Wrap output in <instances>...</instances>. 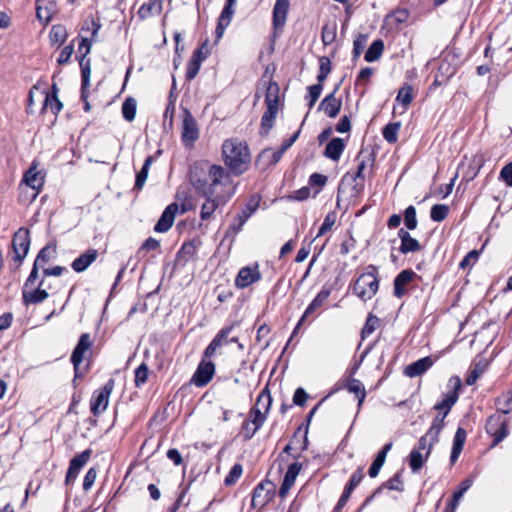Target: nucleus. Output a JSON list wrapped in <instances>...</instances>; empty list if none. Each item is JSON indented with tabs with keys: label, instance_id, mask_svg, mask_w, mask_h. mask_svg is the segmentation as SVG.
<instances>
[{
	"label": "nucleus",
	"instance_id": "nucleus-26",
	"mask_svg": "<svg viewBox=\"0 0 512 512\" xmlns=\"http://www.w3.org/2000/svg\"><path fill=\"white\" fill-rule=\"evenodd\" d=\"M356 160L358 161L357 171L354 176V180L357 181L358 179L364 180L366 173L365 171L369 168L370 171L372 170V167L374 165L375 156L374 153H366L363 150L359 152V154L356 157Z\"/></svg>",
	"mask_w": 512,
	"mask_h": 512
},
{
	"label": "nucleus",
	"instance_id": "nucleus-15",
	"mask_svg": "<svg viewBox=\"0 0 512 512\" xmlns=\"http://www.w3.org/2000/svg\"><path fill=\"white\" fill-rule=\"evenodd\" d=\"M418 278V275L412 269L402 270L394 279L393 295L400 299L407 293V287Z\"/></svg>",
	"mask_w": 512,
	"mask_h": 512
},
{
	"label": "nucleus",
	"instance_id": "nucleus-53",
	"mask_svg": "<svg viewBox=\"0 0 512 512\" xmlns=\"http://www.w3.org/2000/svg\"><path fill=\"white\" fill-rule=\"evenodd\" d=\"M323 90V85L320 83L311 85L308 87V95L306 96V99H308V107L311 109L318 98L320 97Z\"/></svg>",
	"mask_w": 512,
	"mask_h": 512
},
{
	"label": "nucleus",
	"instance_id": "nucleus-64",
	"mask_svg": "<svg viewBox=\"0 0 512 512\" xmlns=\"http://www.w3.org/2000/svg\"><path fill=\"white\" fill-rule=\"evenodd\" d=\"M479 251L477 250H471L467 253V255L461 260L459 267L461 269H466L467 267L473 265L476 263L479 257Z\"/></svg>",
	"mask_w": 512,
	"mask_h": 512
},
{
	"label": "nucleus",
	"instance_id": "nucleus-59",
	"mask_svg": "<svg viewBox=\"0 0 512 512\" xmlns=\"http://www.w3.org/2000/svg\"><path fill=\"white\" fill-rule=\"evenodd\" d=\"M368 36L366 34H359L353 42V56L358 58L364 50Z\"/></svg>",
	"mask_w": 512,
	"mask_h": 512
},
{
	"label": "nucleus",
	"instance_id": "nucleus-58",
	"mask_svg": "<svg viewBox=\"0 0 512 512\" xmlns=\"http://www.w3.org/2000/svg\"><path fill=\"white\" fill-rule=\"evenodd\" d=\"M201 61H199L198 59H194L191 57V59L189 60L188 64H187V69H186V80L188 81H191L193 80L199 70H200V67H201Z\"/></svg>",
	"mask_w": 512,
	"mask_h": 512
},
{
	"label": "nucleus",
	"instance_id": "nucleus-60",
	"mask_svg": "<svg viewBox=\"0 0 512 512\" xmlns=\"http://www.w3.org/2000/svg\"><path fill=\"white\" fill-rule=\"evenodd\" d=\"M267 413H264L261 411V409L258 408H252L250 411V418L249 420L254 426L261 428L266 420Z\"/></svg>",
	"mask_w": 512,
	"mask_h": 512
},
{
	"label": "nucleus",
	"instance_id": "nucleus-23",
	"mask_svg": "<svg viewBox=\"0 0 512 512\" xmlns=\"http://www.w3.org/2000/svg\"><path fill=\"white\" fill-rule=\"evenodd\" d=\"M398 237L401 240L399 251L402 254L415 253L422 249L420 242L413 238L406 229L400 228L398 230Z\"/></svg>",
	"mask_w": 512,
	"mask_h": 512
},
{
	"label": "nucleus",
	"instance_id": "nucleus-17",
	"mask_svg": "<svg viewBox=\"0 0 512 512\" xmlns=\"http://www.w3.org/2000/svg\"><path fill=\"white\" fill-rule=\"evenodd\" d=\"M179 206L177 203L169 204L161 214L158 222L154 226V231L157 233L167 232L173 225L176 213Z\"/></svg>",
	"mask_w": 512,
	"mask_h": 512
},
{
	"label": "nucleus",
	"instance_id": "nucleus-8",
	"mask_svg": "<svg viewBox=\"0 0 512 512\" xmlns=\"http://www.w3.org/2000/svg\"><path fill=\"white\" fill-rule=\"evenodd\" d=\"M486 432L494 437L492 447L498 445L509 434L508 422L502 419L501 415H491L486 422Z\"/></svg>",
	"mask_w": 512,
	"mask_h": 512
},
{
	"label": "nucleus",
	"instance_id": "nucleus-10",
	"mask_svg": "<svg viewBox=\"0 0 512 512\" xmlns=\"http://www.w3.org/2000/svg\"><path fill=\"white\" fill-rule=\"evenodd\" d=\"M92 342L90 339V335L88 333H83L75 346L72 355L71 362L74 368V379L73 384L76 385V380L79 377H82L80 372V364L84 359V354L91 348Z\"/></svg>",
	"mask_w": 512,
	"mask_h": 512
},
{
	"label": "nucleus",
	"instance_id": "nucleus-56",
	"mask_svg": "<svg viewBox=\"0 0 512 512\" xmlns=\"http://www.w3.org/2000/svg\"><path fill=\"white\" fill-rule=\"evenodd\" d=\"M442 429L441 427L436 426H430L427 433L424 436H427V439L429 440L428 450L426 452V457L429 456L433 444L437 443L439 440V435L441 433Z\"/></svg>",
	"mask_w": 512,
	"mask_h": 512
},
{
	"label": "nucleus",
	"instance_id": "nucleus-12",
	"mask_svg": "<svg viewBox=\"0 0 512 512\" xmlns=\"http://www.w3.org/2000/svg\"><path fill=\"white\" fill-rule=\"evenodd\" d=\"M206 359L202 358L191 378V383L200 388L206 386L215 374V364L211 360Z\"/></svg>",
	"mask_w": 512,
	"mask_h": 512
},
{
	"label": "nucleus",
	"instance_id": "nucleus-61",
	"mask_svg": "<svg viewBox=\"0 0 512 512\" xmlns=\"http://www.w3.org/2000/svg\"><path fill=\"white\" fill-rule=\"evenodd\" d=\"M51 248L49 246L43 247L37 254L36 259L34 261V265L40 267H44L46 263H48L51 259L50 256Z\"/></svg>",
	"mask_w": 512,
	"mask_h": 512
},
{
	"label": "nucleus",
	"instance_id": "nucleus-32",
	"mask_svg": "<svg viewBox=\"0 0 512 512\" xmlns=\"http://www.w3.org/2000/svg\"><path fill=\"white\" fill-rule=\"evenodd\" d=\"M162 11V0H149L143 3L139 10L138 16L140 19H147L154 15H159Z\"/></svg>",
	"mask_w": 512,
	"mask_h": 512
},
{
	"label": "nucleus",
	"instance_id": "nucleus-37",
	"mask_svg": "<svg viewBox=\"0 0 512 512\" xmlns=\"http://www.w3.org/2000/svg\"><path fill=\"white\" fill-rule=\"evenodd\" d=\"M346 388L350 393L358 397V407H361L366 397V390L362 382L358 379L351 378L348 380Z\"/></svg>",
	"mask_w": 512,
	"mask_h": 512
},
{
	"label": "nucleus",
	"instance_id": "nucleus-16",
	"mask_svg": "<svg viewBox=\"0 0 512 512\" xmlns=\"http://www.w3.org/2000/svg\"><path fill=\"white\" fill-rule=\"evenodd\" d=\"M338 88L339 85L330 94L326 95L318 106V110L323 111L330 118H335L342 107V100L336 97Z\"/></svg>",
	"mask_w": 512,
	"mask_h": 512
},
{
	"label": "nucleus",
	"instance_id": "nucleus-63",
	"mask_svg": "<svg viewBox=\"0 0 512 512\" xmlns=\"http://www.w3.org/2000/svg\"><path fill=\"white\" fill-rule=\"evenodd\" d=\"M196 253V245L193 241L185 242L178 251V256L185 258L187 261Z\"/></svg>",
	"mask_w": 512,
	"mask_h": 512
},
{
	"label": "nucleus",
	"instance_id": "nucleus-31",
	"mask_svg": "<svg viewBox=\"0 0 512 512\" xmlns=\"http://www.w3.org/2000/svg\"><path fill=\"white\" fill-rule=\"evenodd\" d=\"M345 149V143L341 138H333L327 143L324 150V156L333 161H338Z\"/></svg>",
	"mask_w": 512,
	"mask_h": 512
},
{
	"label": "nucleus",
	"instance_id": "nucleus-30",
	"mask_svg": "<svg viewBox=\"0 0 512 512\" xmlns=\"http://www.w3.org/2000/svg\"><path fill=\"white\" fill-rule=\"evenodd\" d=\"M392 448V443L389 442V443H386L382 449L378 452V454L376 455L375 459L373 460L369 470H368V474L371 478H375L378 476L382 466L384 465L385 461H386V456H387V453L391 450Z\"/></svg>",
	"mask_w": 512,
	"mask_h": 512
},
{
	"label": "nucleus",
	"instance_id": "nucleus-19",
	"mask_svg": "<svg viewBox=\"0 0 512 512\" xmlns=\"http://www.w3.org/2000/svg\"><path fill=\"white\" fill-rule=\"evenodd\" d=\"M260 279L261 274L258 270V264H256L253 268L243 267L239 270L237 274V277L235 279V285L238 288L243 289L259 281Z\"/></svg>",
	"mask_w": 512,
	"mask_h": 512
},
{
	"label": "nucleus",
	"instance_id": "nucleus-55",
	"mask_svg": "<svg viewBox=\"0 0 512 512\" xmlns=\"http://www.w3.org/2000/svg\"><path fill=\"white\" fill-rule=\"evenodd\" d=\"M242 472H243L242 465L239 463L234 464L224 479L225 485L231 486V485L235 484L236 481L242 475Z\"/></svg>",
	"mask_w": 512,
	"mask_h": 512
},
{
	"label": "nucleus",
	"instance_id": "nucleus-20",
	"mask_svg": "<svg viewBox=\"0 0 512 512\" xmlns=\"http://www.w3.org/2000/svg\"><path fill=\"white\" fill-rule=\"evenodd\" d=\"M56 12L57 4L55 0H36V16L40 22L49 23Z\"/></svg>",
	"mask_w": 512,
	"mask_h": 512
},
{
	"label": "nucleus",
	"instance_id": "nucleus-54",
	"mask_svg": "<svg viewBox=\"0 0 512 512\" xmlns=\"http://www.w3.org/2000/svg\"><path fill=\"white\" fill-rule=\"evenodd\" d=\"M336 219H337L336 212H334V211L329 212L325 216L324 221H323L322 225L320 226L316 237H320V236L326 234L328 231H330L331 228L333 227V225L335 224Z\"/></svg>",
	"mask_w": 512,
	"mask_h": 512
},
{
	"label": "nucleus",
	"instance_id": "nucleus-46",
	"mask_svg": "<svg viewBox=\"0 0 512 512\" xmlns=\"http://www.w3.org/2000/svg\"><path fill=\"white\" fill-rule=\"evenodd\" d=\"M67 30L63 25H54L50 31V40L52 44L62 45L67 38Z\"/></svg>",
	"mask_w": 512,
	"mask_h": 512
},
{
	"label": "nucleus",
	"instance_id": "nucleus-2",
	"mask_svg": "<svg viewBox=\"0 0 512 512\" xmlns=\"http://www.w3.org/2000/svg\"><path fill=\"white\" fill-rule=\"evenodd\" d=\"M225 165L234 175L243 174L250 162L248 146L237 140H226L222 145Z\"/></svg>",
	"mask_w": 512,
	"mask_h": 512
},
{
	"label": "nucleus",
	"instance_id": "nucleus-21",
	"mask_svg": "<svg viewBox=\"0 0 512 512\" xmlns=\"http://www.w3.org/2000/svg\"><path fill=\"white\" fill-rule=\"evenodd\" d=\"M232 326L222 328L216 336L212 339L209 345L203 352L204 358H211L214 356L216 351L224 345L228 344V335L232 331Z\"/></svg>",
	"mask_w": 512,
	"mask_h": 512
},
{
	"label": "nucleus",
	"instance_id": "nucleus-57",
	"mask_svg": "<svg viewBox=\"0 0 512 512\" xmlns=\"http://www.w3.org/2000/svg\"><path fill=\"white\" fill-rule=\"evenodd\" d=\"M148 379V366L142 363L135 370V386L140 387L147 382Z\"/></svg>",
	"mask_w": 512,
	"mask_h": 512
},
{
	"label": "nucleus",
	"instance_id": "nucleus-28",
	"mask_svg": "<svg viewBox=\"0 0 512 512\" xmlns=\"http://www.w3.org/2000/svg\"><path fill=\"white\" fill-rule=\"evenodd\" d=\"M288 0H276L273 8V25L275 28H281L284 26L289 10Z\"/></svg>",
	"mask_w": 512,
	"mask_h": 512
},
{
	"label": "nucleus",
	"instance_id": "nucleus-51",
	"mask_svg": "<svg viewBox=\"0 0 512 512\" xmlns=\"http://www.w3.org/2000/svg\"><path fill=\"white\" fill-rule=\"evenodd\" d=\"M331 72V61L328 57L323 56L319 59V73L317 75L318 83L322 84Z\"/></svg>",
	"mask_w": 512,
	"mask_h": 512
},
{
	"label": "nucleus",
	"instance_id": "nucleus-11",
	"mask_svg": "<svg viewBox=\"0 0 512 512\" xmlns=\"http://www.w3.org/2000/svg\"><path fill=\"white\" fill-rule=\"evenodd\" d=\"M12 247L14 252V261H17L21 264L27 256L30 247V235L28 229L20 228L14 234L12 239Z\"/></svg>",
	"mask_w": 512,
	"mask_h": 512
},
{
	"label": "nucleus",
	"instance_id": "nucleus-29",
	"mask_svg": "<svg viewBox=\"0 0 512 512\" xmlns=\"http://www.w3.org/2000/svg\"><path fill=\"white\" fill-rule=\"evenodd\" d=\"M466 437H467L466 430L462 427H458L456 430V433L454 435V439H453V445H452V450H451V455H450L451 464H454L458 460V458L463 450V446L465 444Z\"/></svg>",
	"mask_w": 512,
	"mask_h": 512
},
{
	"label": "nucleus",
	"instance_id": "nucleus-38",
	"mask_svg": "<svg viewBox=\"0 0 512 512\" xmlns=\"http://www.w3.org/2000/svg\"><path fill=\"white\" fill-rule=\"evenodd\" d=\"M413 99L414 89L412 85L404 83L398 91L396 101L402 104V106L406 109L412 103Z\"/></svg>",
	"mask_w": 512,
	"mask_h": 512
},
{
	"label": "nucleus",
	"instance_id": "nucleus-36",
	"mask_svg": "<svg viewBox=\"0 0 512 512\" xmlns=\"http://www.w3.org/2000/svg\"><path fill=\"white\" fill-rule=\"evenodd\" d=\"M282 156H283V153L279 149L278 150L266 149L260 153V155L258 157V162L264 163V165L266 167L272 166V165H276L281 160Z\"/></svg>",
	"mask_w": 512,
	"mask_h": 512
},
{
	"label": "nucleus",
	"instance_id": "nucleus-49",
	"mask_svg": "<svg viewBox=\"0 0 512 512\" xmlns=\"http://www.w3.org/2000/svg\"><path fill=\"white\" fill-rule=\"evenodd\" d=\"M449 208L445 204H435L430 210V217L435 222H442L448 215Z\"/></svg>",
	"mask_w": 512,
	"mask_h": 512
},
{
	"label": "nucleus",
	"instance_id": "nucleus-39",
	"mask_svg": "<svg viewBox=\"0 0 512 512\" xmlns=\"http://www.w3.org/2000/svg\"><path fill=\"white\" fill-rule=\"evenodd\" d=\"M497 410L503 414H509L512 411V390L503 392L495 400Z\"/></svg>",
	"mask_w": 512,
	"mask_h": 512
},
{
	"label": "nucleus",
	"instance_id": "nucleus-33",
	"mask_svg": "<svg viewBox=\"0 0 512 512\" xmlns=\"http://www.w3.org/2000/svg\"><path fill=\"white\" fill-rule=\"evenodd\" d=\"M330 294L331 289L323 287L321 291L316 295V297L312 300V302L308 305L302 316L304 318H307L317 308L321 307L324 304V302L329 298Z\"/></svg>",
	"mask_w": 512,
	"mask_h": 512
},
{
	"label": "nucleus",
	"instance_id": "nucleus-34",
	"mask_svg": "<svg viewBox=\"0 0 512 512\" xmlns=\"http://www.w3.org/2000/svg\"><path fill=\"white\" fill-rule=\"evenodd\" d=\"M259 197H252L245 205L244 209L236 216L240 220V225H244L247 220L256 212L259 206Z\"/></svg>",
	"mask_w": 512,
	"mask_h": 512
},
{
	"label": "nucleus",
	"instance_id": "nucleus-44",
	"mask_svg": "<svg viewBox=\"0 0 512 512\" xmlns=\"http://www.w3.org/2000/svg\"><path fill=\"white\" fill-rule=\"evenodd\" d=\"M54 93L52 95L46 94L44 99L43 109L49 108L53 114H58L63 105L56 96V85H53Z\"/></svg>",
	"mask_w": 512,
	"mask_h": 512
},
{
	"label": "nucleus",
	"instance_id": "nucleus-52",
	"mask_svg": "<svg viewBox=\"0 0 512 512\" xmlns=\"http://www.w3.org/2000/svg\"><path fill=\"white\" fill-rule=\"evenodd\" d=\"M417 223L416 209L413 205H410L404 211V224L408 230H414Z\"/></svg>",
	"mask_w": 512,
	"mask_h": 512
},
{
	"label": "nucleus",
	"instance_id": "nucleus-47",
	"mask_svg": "<svg viewBox=\"0 0 512 512\" xmlns=\"http://www.w3.org/2000/svg\"><path fill=\"white\" fill-rule=\"evenodd\" d=\"M380 487L386 488L388 490H395V491H403L404 485L402 480V471L396 472L393 477L388 479L386 482H384Z\"/></svg>",
	"mask_w": 512,
	"mask_h": 512
},
{
	"label": "nucleus",
	"instance_id": "nucleus-24",
	"mask_svg": "<svg viewBox=\"0 0 512 512\" xmlns=\"http://www.w3.org/2000/svg\"><path fill=\"white\" fill-rule=\"evenodd\" d=\"M43 280L40 281L38 287L36 289L30 290V288L22 289V300L23 304L28 306L31 304H39L45 301L49 294L45 289H41L40 287L43 285Z\"/></svg>",
	"mask_w": 512,
	"mask_h": 512
},
{
	"label": "nucleus",
	"instance_id": "nucleus-48",
	"mask_svg": "<svg viewBox=\"0 0 512 512\" xmlns=\"http://www.w3.org/2000/svg\"><path fill=\"white\" fill-rule=\"evenodd\" d=\"M428 457L423 456L422 453L419 451V449H413L409 454V466L413 472L419 471L423 464L425 459Z\"/></svg>",
	"mask_w": 512,
	"mask_h": 512
},
{
	"label": "nucleus",
	"instance_id": "nucleus-7",
	"mask_svg": "<svg viewBox=\"0 0 512 512\" xmlns=\"http://www.w3.org/2000/svg\"><path fill=\"white\" fill-rule=\"evenodd\" d=\"M114 386L115 381L110 378L100 390L94 392L90 404V409L94 416H99L106 410Z\"/></svg>",
	"mask_w": 512,
	"mask_h": 512
},
{
	"label": "nucleus",
	"instance_id": "nucleus-40",
	"mask_svg": "<svg viewBox=\"0 0 512 512\" xmlns=\"http://www.w3.org/2000/svg\"><path fill=\"white\" fill-rule=\"evenodd\" d=\"M153 157L152 156H148L145 161H144V164L141 168V170L137 173L136 175V180H135V185H134V189L136 190H141L146 182V179L148 177V171H149V168L151 166V164L153 163Z\"/></svg>",
	"mask_w": 512,
	"mask_h": 512
},
{
	"label": "nucleus",
	"instance_id": "nucleus-41",
	"mask_svg": "<svg viewBox=\"0 0 512 512\" xmlns=\"http://www.w3.org/2000/svg\"><path fill=\"white\" fill-rule=\"evenodd\" d=\"M272 404V397L267 387H265L257 397L256 403L253 408L261 409L262 412L267 413Z\"/></svg>",
	"mask_w": 512,
	"mask_h": 512
},
{
	"label": "nucleus",
	"instance_id": "nucleus-42",
	"mask_svg": "<svg viewBox=\"0 0 512 512\" xmlns=\"http://www.w3.org/2000/svg\"><path fill=\"white\" fill-rule=\"evenodd\" d=\"M400 127V122L388 123L382 130L383 138L390 144L395 143L398 140Z\"/></svg>",
	"mask_w": 512,
	"mask_h": 512
},
{
	"label": "nucleus",
	"instance_id": "nucleus-3",
	"mask_svg": "<svg viewBox=\"0 0 512 512\" xmlns=\"http://www.w3.org/2000/svg\"><path fill=\"white\" fill-rule=\"evenodd\" d=\"M377 274L378 271L376 266L369 265L367 271L362 273L355 281L353 285V292L362 301L370 300L376 295L379 289Z\"/></svg>",
	"mask_w": 512,
	"mask_h": 512
},
{
	"label": "nucleus",
	"instance_id": "nucleus-22",
	"mask_svg": "<svg viewBox=\"0 0 512 512\" xmlns=\"http://www.w3.org/2000/svg\"><path fill=\"white\" fill-rule=\"evenodd\" d=\"M434 364V359L431 356L423 357L409 365L404 369V374L410 378H415L423 375Z\"/></svg>",
	"mask_w": 512,
	"mask_h": 512
},
{
	"label": "nucleus",
	"instance_id": "nucleus-13",
	"mask_svg": "<svg viewBox=\"0 0 512 512\" xmlns=\"http://www.w3.org/2000/svg\"><path fill=\"white\" fill-rule=\"evenodd\" d=\"M449 385L452 387L453 390L450 391L441 402L435 404L434 406L435 410H438L445 414L449 413L452 406L458 400V391L461 388V379L458 376H453L449 380Z\"/></svg>",
	"mask_w": 512,
	"mask_h": 512
},
{
	"label": "nucleus",
	"instance_id": "nucleus-45",
	"mask_svg": "<svg viewBox=\"0 0 512 512\" xmlns=\"http://www.w3.org/2000/svg\"><path fill=\"white\" fill-rule=\"evenodd\" d=\"M337 25L336 23H326L322 27L321 39L325 46L332 44L336 39Z\"/></svg>",
	"mask_w": 512,
	"mask_h": 512
},
{
	"label": "nucleus",
	"instance_id": "nucleus-50",
	"mask_svg": "<svg viewBox=\"0 0 512 512\" xmlns=\"http://www.w3.org/2000/svg\"><path fill=\"white\" fill-rule=\"evenodd\" d=\"M379 322L380 320L378 317L373 314H369L361 331V337L365 339L366 337L370 336L378 327Z\"/></svg>",
	"mask_w": 512,
	"mask_h": 512
},
{
	"label": "nucleus",
	"instance_id": "nucleus-9",
	"mask_svg": "<svg viewBox=\"0 0 512 512\" xmlns=\"http://www.w3.org/2000/svg\"><path fill=\"white\" fill-rule=\"evenodd\" d=\"M275 495V486L271 481H262L252 492L251 505L253 508L262 509Z\"/></svg>",
	"mask_w": 512,
	"mask_h": 512
},
{
	"label": "nucleus",
	"instance_id": "nucleus-6",
	"mask_svg": "<svg viewBox=\"0 0 512 512\" xmlns=\"http://www.w3.org/2000/svg\"><path fill=\"white\" fill-rule=\"evenodd\" d=\"M206 199L200 211L202 221H207L211 218L215 210L219 206H223L230 199L231 193H225L223 189H214L213 195H201Z\"/></svg>",
	"mask_w": 512,
	"mask_h": 512
},
{
	"label": "nucleus",
	"instance_id": "nucleus-43",
	"mask_svg": "<svg viewBox=\"0 0 512 512\" xmlns=\"http://www.w3.org/2000/svg\"><path fill=\"white\" fill-rule=\"evenodd\" d=\"M136 108H137L136 100L132 97L126 98L122 104L123 118L128 122L133 121L136 116Z\"/></svg>",
	"mask_w": 512,
	"mask_h": 512
},
{
	"label": "nucleus",
	"instance_id": "nucleus-14",
	"mask_svg": "<svg viewBox=\"0 0 512 512\" xmlns=\"http://www.w3.org/2000/svg\"><path fill=\"white\" fill-rule=\"evenodd\" d=\"M91 455V450L86 449L82 453L76 455L70 460V464L68 467V471L65 477V484L71 485L74 483L80 470L84 467V465L88 462Z\"/></svg>",
	"mask_w": 512,
	"mask_h": 512
},
{
	"label": "nucleus",
	"instance_id": "nucleus-62",
	"mask_svg": "<svg viewBox=\"0 0 512 512\" xmlns=\"http://www.w3.org/2000/svg\"><path fill=\"white\" fill-rule=\"evenodd\" d=\"M301 468L302 465L300 463H292L291 465H289L283 480L294 485L297 475L299 474Z\"/></svg>",
	"mask_w": 512,
	"mask_h": 512
},
{
	"label": "nucleus",
	"instance_id": "nucleus-25",
	"mask_svg": "<svg viewBox=\"0 0 512 512\" xmlns=\"http://www.w3.org/2000/svg\"><path fill=\"white\" fill-rule=\"evenodd\" d=\"M23 182L35 191L33 197H36L44 185V176L37 170L36 166L32 165L25 172Z\"/></svg>",
	"mask_w": 512,
	"mask_h": 512
},
{
	"label": "nucleus",
	"instance_id": "nucleus-1",
	"mask_svg": "<svg viewBox=\"0 0 512 512\" xmlns=\"http://www.w3.org/2000/svg\"><path fill=\"white\" fill-rule=\"evenodd\" d=\"M191 185L199 195H213L214 189H223L230 183V174L220 165L202 160L195 162L189 172Z\"/></svg>",
	"mask_w": 512,
	"mask_h": 512
},
{
	"label": "nucleus",
	"instance_id": "nucleus-18",
	"mask_svg": "<svg viewBox=\"0 0 512 512\" xmlns=\"http://www.w3.org/2000/svg\"><path fill=\"white\" fill-rule=\"evenodd\" d=\"M199 137L197 123L189 111L185 112L182 125V140L185 144L194 143Z\"/></svg>",
	"mask_w": 512,
	"mask_h": 512
},
{
	"label": "nucleus",
	"instance_id": "nucleus-35",
	"mask_svg": "<svg viewBox=\"0 0 512 512\" xmlns=\"http://www.w3.org/2000/svg\"><path fill=\"white\" fill-rule=\"evenodd\" d=\"M384 42L381 39H377L371 43L368 50L365 53L364 59L366 62L377 61L384 52Z\"/></svg>",
	"mask_w": 512,
	"mask_h": 512
},
{
	"label": "nucleus",
	"instance_id": "nucleus-27",
	"mask_svg": "<svg viewBox=\"0 0 512 512\" xmlns=\"http://www.w3.org/2000/svg\"><path fill=\"white\" fill-rule=\"evenodd\" d=\"M97 256L98 251L96 249H88L73 260L71 267L77 273L84 272L97 259Z\"/></svg>",
	"mask_w": 512,
	"mask_h": 512
},
{
	"label": "nucleus",
	"instance_id": "nucleus-5",
	"mask_svg": "<svg viewBox=\"0 0 512 512\" xmlns=\"http://www.w3.org/2000/svg\"><path fill=\"white\" fill-rule=\"evenodd\" d=\"M96 42V40H92L91 38L83 37L79 44V51L84 49V53L79 59V65L81 68V79H82V97L86 99L87 97V88L90 86V76H91V64L90 59L87 58V55L91 51L92 44Z\"/></svg>",
	"mask_w": 512,
	"mask_h": 512
},
{
	"label": "nucleus",
	"instance_id": "nucleus-4",
	"mask_svg": "<svg viewBox=\"0 0 512 512\" xmlns=\"http://www.w3.org/2000/svg\"><path fill=\"white\" fill-rule=\"evenodd\" d=\"M278 91L279 88L276 83H270L269 86L267 87V92L265 96V103L267 109L262 115L260 126V134L262 136H267L274 126V122L278 112Z\"/></svg>",
	"mask_w": 512,
	"mask_h": 512
}]
</instances>
